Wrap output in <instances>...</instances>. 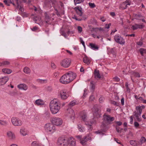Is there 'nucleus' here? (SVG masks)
Returning <instances> with one entry per match:
<instances>
[{
	"label": "nucleus",
	"mask_w": 146,
	"mask_h": 146,
	"mask_svg": "<svg viewBox=\"0 0 146 146\" xmlns=\"http://www.w3.org/2000/svg\"><path fill=\"white\" fill-rule=\"evenodd\" d=\"M76 76V73L70 71L67 72L61 77L60 79V82L62 83L67 84L74 80Z\"/></svg>",
	"instance_id": "1"
},
{
	"label": "nucleus",
	"mask_w": 146,
	"mask_h": 146,
	"mask_svg": "<svg viewBox=\"0 0 146 146\" xmlns=\"http://www.w3.org/2000/svg\"><path fill=\"white\" fill-rule=\"evenodd\" d=\"M50 108L52 113L55 114L57 113L60 108V104L59 101L56 99L51 100L50 104Z\"/></svg>",
	"instance_id": "2"
},
{
	"label": "nucleus",
	"mask_w": 146,
	"mask_h": 146,
	"mask_svg": "<svg viewBox=\"0 0 146 146\" xmlns=\"http://www.w3.org/2000/svg\"><path fill=\"white\" fill-rule=\"evenodd\" d=\"M34 20L35 22V23L38 24L40 23L42 25L44 23L48 24H50V18L46 13H45L44 14V21L41 20L40 18L38 17L35 18L34 19Z\"/></svg>",
	"instance_id": "3"
},
{
	"label": "nucleus",
	"mask_w": 146,
	"mask_h": 146,
	"mask_svg": "<svg viewBox=\"0 0 146 146\" xmlns=\"http://www.w3.org/2000/svg\"><path fill=\"white\" fill-rule=\"evenodd\" d=\"M11 122L14 126H21L23 124V122L20 119L16 117H13L11 119Z\"/></svg>",
	"instance_id": "4"
},
{
	"label": "nucleus",
	"mask_w": 146,
	"mask_h": 146,
	"mask_svg": "<svg viewBox=\"0 0 146 146\" xmlns=\"http://www.w3.org/2000/svg\"><path fill=\"white\" fill-rule=\"evenodd\" d=\"M92 113L94 117L98 118L101 116L100 111V110L97 105H95L92 108Z\"/></svg>",
	"instance_id": "5"
},
{
	"label": "nucleus",
	"mask_w": 146,
	"mask_h": 146,
	"mask_svg": "<svg viewBox=\"0 0 146 146\" xmlns=\"http://www.w3.org/2000/svg\"><path fill=\"white\" fill-rule=\"evenodd\" d=\"M136 111L133 112L134 115L136 117L137 121L139 122L141 120V115L142 112V109L140 107L137 106L135 108Z\"/></svg>",
	"instance_id": "6"
},
{
	"label": "nucleus",
	"mask_w": 146,
	"mask_h": 146,
	"mask_svg": "<svg viewBox=\"0 0 146 146\" xmlns=\"http://www.w3.org/2000/svg\"><path fill=\"white\" fill-rule=\"evenodd\" d=\"M57 144L59 146H67L68 144V139L66 140L64 137H60L58 139Z\"/></svg>",
	"instance_id": "7"
},
{
	"label": "nucleus",
	"mask_w": 146,
	"mask_h": 146,
	"mask_svg": "<svg viewBox=\"0 0 146 146\" xmlns=\"http://www.w3.org/2000/svg\"><path fill=\"white\" fill-rule=\"evenodd\" d=\"M104 122L107 124L111 123V122L114 120L115 118L110 115L105 114L103 115Z\"/></svg>",
	"instance_id": "8"
},
{
	"label": "nucleus",
	"mask_w": 146,
	"mask_h": 146,
	"mask_svg": "<svg viewBox=\"0 0 146 146\" xmlns=\"http://www.w3.org/2000/svg\"><path fill=\"white\" fill-rule=\"evenodd\" d=\"M55 128V127L53 124L50 123L46 124L44 127L45 129L46 132L51 133L54 131Z\"/></svg>",
	"instance_id": "9"
},
{
	"label": "nucleus",
	"mask_w": 146,
	"mask_h": 146,
	"mask_svg": "<svg viewBox=\"0 0 146 146\" xmlns=\"http://www.w3.org/2000/svg\"><path fill=\"white\" fill-rule=\"evenodd\" d=\"M71 61L70 59L65 58L61 61L60 64L61 66L64 68H68L70 65Z\"/></svg>",
	"instance_id": "10"
},
{
	"label": "nucleus",
	"mask_w": 146,
	"mask_h": 146,
	"mask_svg": "<svg viewBox=\"0 0 146 146\" xmlns=\"http://www.w3.org/2000/svg\"><path fill=\"white\" fill-rule=\"evenodd\" d=\"M52 122L53 125L54 124L57 126H59L62 124V120L60 118L54 117L52 118Z\"/></svg>",
	"instance_id": "11"
},
{
	"label": "nucleus",
	"mask_w": 146,
	"mask_h": 146,
	"mask_svg": "<svg viewBox=\"0 0 146 146\" xmlns=\"http://www.w3.org/2000/svg\"><path fill=\"white\" fill-rule=\"evenodd\" d=\"M114 39L116 42L120 44H123L125 43L124 39L121 36L116 35L114 37Z\"/></svg>",
	"instance_id": "12"
},
{
	"label": "nucleus",
	"mask_w": 146,
	"mask_h": 146,
	"mask_svg": "<svg viewBox=\"0 0 146 146\" xmlns=\"http://www.w3.org/2000/svg\"><path fill=\"white\" fill-rule=\"evenodd\" d=\"M131 2L129 0H126L125 2L121 4L120 6L119 7V9H126L127 7V5H131Z\"/></svg>",
	"instance_id": "13"
},
{
	"label": "nucleus",
	"mask_w": 146,
	"mask_h": 146,
	"mask_svg": "<svg viewBox=\"0 0 146 146\" xmlns=\"http://www.w3.org/2000/svg\"><path fill=\"white\" fill-rule=\"evenodd\" d=\"M91 140V137H89L88 135H87L82 139L80 142L83 145H85L88 141Z\"/></svg>",
	"instance_id": "14"
},
{
	"label": "nucleus",
	"mask_w": 146,
	"mask_h": 146,
	"mask_svg": "<svg viewBox=\"0 0 146 146\" xmlns=\"http://www.w3.org/2000/svg\"><path fill=\"white\" fill-rule=\"evenodd\" d=\"M7 136L11 140H14L16 139L14 133L11 131H9L7 133Z\"/></svg>",
	"instance_id": "15"
},
{
	"label": "nucleus",
	"mask_w": 146,
	"mask_h": 146,
	"mask_svg": "<svg viewBox=\"0 0 146 146\" xmlns=\"http://www.w3.org/2000/svg\"><path fill=\"white\" fill-rule=\"evenodd\" d=\"M74 10L76 11L78 15L80 16L82 15L83 12H82V8L80 6H78L74 8Z\"/></svg>",
	"instance_id": "16"
},
{
	"label": "nucleus",
	"mask_w": 146,
	"mask_h": 146,
	"mask_svg": "<svg viewBox=\"0 0 146 146\" xmlns=\"http://www.w3.org/2000/svg\"><path fill=\"white\" fill-rule=\"evenodd\" d=\"M68 141L69 144V146H76V141L73 137H70L68 139Z\"/></svg>",
	"instance_id": "17"
},
{
	"label": "nucleus",
	"mask_w": 146,
	"mask_h": 146,
	"mask_svg": "<svg viewBox=\"0 0 146 146\" xmlns=\"http://www.w3.org/2000/svg\"><path fill=\"white\" fill-rule=\"evenodd\" d=\"M60 94L61 98L64 100L66 99L68 96V95L66 94L65 90H63L61 91Z\"/></svg>",
	"instance_id": "18"
},
{
	"label": "nucleus",
	"mask_w": 146,
	"mask_h": 146,
	"mask_svg": "<svg viewBox=\"0 0 146 146\" xmlns=\"http://www.w3.org/2000/svg\"><path fill=\"white\" fill-rule=\"evenodd\" d=\"M9 80V78L7 76H5L0 78V85L5 84Z\"/></svg>",
	"instance_id": "19"
},
{
	"label": "nucleus",
	"mask_w": 146,
	"mask_h": 146,
	"mask_svg": "<svg viewBox=\"0 0 146 146\" xmlns=\"http://www.w3.org/2000/svg\"><path fill=\"white\" fill-rule=\"evenodd\" d=\"M17 87L21 90H26L28 88V87L27 85L25 84H21L17 86Z\"/></svg>",
	"instance_id": "20"
},
{
	"label": "nucleus",
	"mask_w": 146,
	"mask_h": 146,
	"mask_svg": "<svg viewBox=\"0 0 146 146\" xmlns=\"http://www.w3.org/2000/svg\"><path fill=\"white\" fill-rule=\"evenodd\" d=\"M144 27V26L142 25H139L138 24H135L134 25H133L132 28L133 30L137 29H142Z\"/></svg>",
	"instance_id": "21"
},
{
	"label": "nucleus",
	"mask_w": 146,
	"mask_h": 146,
	"mask_svg": "<svg viewBox=\"0 0 146 146\" xmlns=\"http://www.w3.org/2000/svg\"><path fill=\"white\" fill-rule=\"evenodd\" d=\"M83 60L84 63H86L88 65L90 64V58L87 56H86L85 55V57L83 58Z\"/></svg>",
	"instance_id": "22"
},
{
	"label": "nucleus",
	"mask_w": 146,
	"mask_h": 146,
	"mask_svg": "<svg viewBox=\"0 0 146 146\" xmlns=\"http://www.w3.org/2000/svg\"><path fill=\"white\" fill-rule=\"evenodd\" d=\"M94 76L96 79H100L101 78V76L98 70L96 69L94 72Z\"/></svg>",
	"instance_id": "23"
},
{
	"label": "nucleus",
	"mask_w": 146,
	"mask_h": 146,
	"mask_svg": "<svg viewBox=\"0 0 146 146\" xmlns=\"http://www.w3.org/2000/svg\"><path fill=\"white\" fill-rule=\"evenodd\" d=\"M89 45L91 48L94 50H98L99 49V47L95 44L91 43L89 44Z\"/></svg>",
	"instance_id": "24"
},
{
	"label": "nucleus",
	"mask_w": 146,
	"mask_h": 146,
	"mask_svg": "<svg viewBox=\"0 0 146 146\" xmlns=\"http://www.w3.org/2000/svg\"><path fill=\"white\" fill-rule=\"evenodd\" d=\"M35 104L38 106L43 105L44 104V102L41 100L38 99L35 101Z\"/></svg>",
	"instance_id": "25"
},
{
	"label": "nucleus",
	"mask_w": 146,
	"mask_h": 146,
	"mask_svg": "<svg viewBox=\"0 0 146 146\" xmlns=\"http://www.w3.org/2000/svg\"><path fill=\"white\" fill-rule=\"evenodd\" d=\"M20 133L23 136H25L27 134V132L26 130L24 128H22L20 129Z\"/></svg>",
	"instance_id": "26"
},
{
	"label": "nucleus",
	"mask_w": 146,
	"mask_h": 146,
	"mask_svg": "<svg viewBox=\"0 0 146 146\" xmlns=\"http://www.w3.org/2000/svg\"><path fill=\"white\" fill-rule=\"evenodd\" d=\"M23 71L25 73L27 74H29L31 72L30 69L27 67H25L23 69Z\"/></svg>",
	"instance_id": "27"
},
{
	"label": "nucleus",
	"mask_w": 146,
	"mask_h": 146,
	"mask_svg": "<svg viewBox=\"0 0 146 146\" xmlns=\"http://www.w3.org/2000/svg\"><path fill=\"white\" fill-rule=\"evenodd\" d=\"M2 71L3 73L7 74H10L12 72V70L10 69L5 68L3 69Z\"/></svg>",
	"instance_id": "28"
},
{
	"label": "nucleus",
	"mask_w": 146,
	"mask_h": 146,
	"mask_svg": "<svg viewBox=\"0 0 146 146\" xmlns=\"http://www.w3.org/2000/svg\"><path fill=\"white\" fill-rule=\"evenodd\" d=\"M15 1L17 5V8L19 9L20 11L21 12H23L24 11L23 8L21 6L19 5L18 2V0H15Z\"/></svg>",
	"instance_id": "29"
},
{
	"label": "nucleus",
	"mask_w": 146,
	"mask_h": 146,
	"mask_svg": "<svg viewBox=\"0 0 146 146\" xmlns=\"http://www.w3.org/2000/svg\"><path fill=\"white\" fill-rule=\"evenodd\" d=\"M90 86L91 89L93 90L95 88V83L93 81H92L90 82Z\"/></svg>",
	"instance_id": "30"
},
{
	"label": "nucleus",
	"mask_w": 146,
	"mask_h": 146,
	"mask_svg": "<svg viewBox=\"0 0 146 146\" xmlns=\"http://www.w3.org/2000/svg\"><path fill=\"white\" fill-rule=\"evenodd\" d=\"M85 124L87 125L88 127V130H89V131L90 132L93 129L92 125L91 124H89L87 122H86Z\"/></svg>",
	"instance_id": "31"
},
{
	"label": "nucleus",
	"mask_w": 146,
	"mask_h": 146,
	"mask_svg": "<svg viewBox=\"0 0 146 146\" xmlns=\"http://www.w3.org/2000/svg\"><path fill=\"white\" fill-rule=\"evenodd\" d=\"M36 81L39 83L42 84L44 83H46L47 80H42L40 79H37L36 80Z\"/></svg>",
	"instance_id": "32"
},
{
	"label": "nucleus",
	"mask_w": 146,
	"mask_h": 146,
	"mask_svg": "<svg viewBox=\"0 0 146 146\" xmlns=\"http://www.w3.org/2000/svg\"><path fill=\"white\" fill-rule=\"evenodd\" d=\"M78 127L80 132H83L85 131L84 128L82 127V126L80 124L78 125Z\"/></svg>",
	"instance_id": "33"
},
{
	"label": "nucleus",
	"mask_w": 146,
	"mask_h": 146,
	"mask_svg": "<svg viewBox=\"0 0 146 146\" xmlns=\"http://www.w3.org/2000/svg\"><path fill=\"white\" fill-rule=\"evenodd\" d=\"M139 51L141 55L143 56L144 54L146 53V49L141 48L140 49Z\"/></svg>",
	"instance_id": "34"
},
{
	"label": "nucleus",
	"mask_w": 146,
	"mask_h": 146,
	"mask_svg": "<svg viewBox=\"0 0 146 146\" xmlns=\"http://www.w3.org/2000/svg\"><path fill=\"white\" fill-rule=\"evenodd\" d=\"M31 145V146H42L40 144L36 141L33 142L32 143Z\"/></svg>",
	"instance_id": "35"
},
{
	"label": "nucleus",
	"mask_w": 146,
	"mask_h": 146,
	"mask_svg": "<svg viewBox=\"0 0 146 146\" xmlns=\"http://www.w3.org/2000/svg\"><path fill=\"white\" fill-rule=\"evenodd\" d=\"M7 124V122L6 121H2L0 120V125H6Z\"/></svg>",
	"instance_id": "36"
},
{
	"label": "nucleus",
	"mask_w": 146,
	"mask_h": 146,
	"mask_svg": "<svg viewBox=\"0 0 146 146\" xmlns=\"http://www.w3.org/2000/svg\"><path fill=\"white\" fill-rule=\"evenodd\" d=\"M76 104V102L73 101L71 102L68 105V106L69 107H71L74 106Z\"/></svg>",
	"instance_id": "37"
},
{
	"label": "nucleus",
	"mask_w": 146,
	"mask_h": 146,
	"mask_svg": "<svg viewBox=\"0 0 146 146\" xmlns=\"http://www.w3.org/2000/svg\"><path fill=\"white\" fill-rule=\"evenodd\" d=\"M130 143L132 145L136 146L137 145V143L135 141L131 140L130 141Z\"/></svg>",
	"instance_id": "38"
},
{
	"label": "nucleus",
	"mask_w": 146,
	"mask_h": 146,
	"mask_svg": "<svg viewBox=\"0 0 146 146\" xmlns=\"http://www.w3.org/2000/svg\"><path fill=\"white\" fill-rule=\"evenodd\" d=\"M2 66L9 65L10 64V62L8 61H4L1 62Z\"/></svg>",
	"instance_id": "39"
},
{
	"label": "nucleus",
	"mask_w": 146,
	"mask_h": 146,
	"mask_svg": "<svg viewBox=\"0 0 146 146\" xmlns=\"http://www.w3.org/2000/svg\"><path fill=\"white\" fill-rule=\"evenodd\" d=\"M60 33L61 35L63 36H64L65 38H66L67 37L66 33L63 31L62 30V29L60 31Z\"/></svg>",
	"instance_id": "40"
},
{
	"label": "nucleus",
	"mask_w": 146,
	"mask_h": 146,
	"mask_svg": "<svg viewBox=\"0 0 146 146\" xmlns=\"http://www.w3.org/2000/svg\"><path fill=\"white\" fill-rule=\"evenodd\" d=\"M84 0H74V2L75 4L76 5V4H79L83 2Z\"/></svg>",
	"instance_id": "41"
},
{
	"label": "nucleus",
	"mask_w": 146,
	"mask_h": 146,
	"mask_svg": "<svg viewBox=\"0 0 146 146\" xmlns=\"http://www.w3.org/2000/svg\"><path fill=\"white\" fill-rule=\"evenodd\" d=\"M111 53L113 57L115 58L116 57V53L113 50H111Z\"/></svg>",
	"instance_id": "42"
},
{
	"label": "nucleus",
	"mask_w": 146,
	"mask_h": 146,
	"mask_svg": "<svg viewBox=\"0 0 146 146\" xmlns=\"http://www.w3.org/2000/svg\"><path fill=\"white\" fill-rule=\"evenodd\" d=\"M133 75L136 77H140V76L139 73L133 72Z\"/></svg>",
	"instance_id": "43"
},
{
	"label": "nucleus",
	"mask_w": 146,
	"mask_h": 146,
	"mask_svg": "<svg viewBox=\"0 0 146 146\" xmlns=\"http://www.w3.org/2000/svg\"><path fill=\"white\" fill-rule=\"evenodd\" d=\"M125 86L127 89V91L128 92H130V89L129 88L128 84L127 83H126Z\"/></svg>",
	"instance_id": "44"
},
{
	"label": "nucleus",
	"mask_w": 146,
	"mask_h": 146,
	"mask_svg": "<svg viewBox=\"0 0 146 146\" xmlns=\"http://www.w3.org/2000/svg\"><path fill=\"white\" fill-rule=\"evenodd\" d=\"M51 67L52 69H54L56 68V66L54 63L51 62Z\"/></svg>",
	"instance_id": "45"
},
{
	"label": "nucleus",
	"mask_w": 146,
	"mask_h": 146,
	"mask_svg": "<svg viewBox=\"0 0 146 146\" xmlns=\"http://www.w3.org/2000/svg\"><path fill=\"white\" fill-rule=\"evenodd\" d=\"M146 141V139L144 137H142L140 139V142L141 143H144Z\"/></svg>",
	"instance_id": "46"
},
{
	"label": "nucleus",
	"mask_w": 146,
	"mask_h": 146,
	"mask_svg": "<svg viewBox=\"0 0 146 146\" xmlns=\"http://www.w3.org/2000/svg\"><path fill=\"white\" fill-rule=\"evenodd\" d=\"M77 29L79 33H81L82 31V27L80 26H78L77 27Z\"/></svg>",
	"instance_id": "47"
},
{
	"label": "nucleus",
	"mask_w": 146,
	"mask_h": 146,
	"mask_svg": "<svg viewBox=\"0 0 146 146\" xmlns=\"http://www.w3.org/2000/svg\"><path fill=\"white\" fill-rule=\"evenodd\" d=\"M86 114H84L82 116V118L84 121H86Z\"/></svg>",
	"instance_id": "48"
},
{
	"label": "nucleus",
	"mask_w": 146,
	"mask_h": 146,
	"mask_svg": "<svg viewBox=\"0 0 146 146\" xmlns=\"http://www.w3.org/2000/svg\"><path fill=\"white\" fill-rule=\"evenodd\" d=\"M89 5L91 8H94L95 7V5L94 3H89Z\"/></svg>",
	"instance_id": "49"
},
{
	"label": "nucleus",
	"mask_w": 146,
	"mask_h": 146,
	"mask_svg": "<svg viewBox=\"0 0 146 146\" xmlns=\"http://www.w3.org/2000/svg\"><path fill=\"white\" fill-rule=\"evenodd\" d=\"M111 104H113L114 105H115V106H118V104L117 103V102H115L114 101H111Z\"/></svg>",
	"instance_id": "50"
},
{
	"label": "nucleus",
	"mask_w": 146,
	"mask_h": 146,
	"mask_svg": "<svg viewBox=\"0 0 146 146\" xmlns=\"http://www.w3.org/2000/svg\"><path fill=\"white\" fill-rule=\"evenodd\" d=\"M116 129L117 132L118 133H120L121 132V130L119 129V127L116 126Z\"/></svg>",
	"instance_id": "51"
},
{
	"label": "nucleus",
	"mask_w": 146,
	"mask_h": 146,
	"mask_svg": "<svg viewBox=\"0 0 146 146\" xmlns=\"http://www.w3.org/2000/svg\"><path fill=\"white\" fill-rule=\"evenodd\" d=\"M76 137L80 142L82 139V136L81 135H77L76 136Z\"/></svg>",
	"instance_id": "52"
},
{
	"label": "nucleus",
	"mask_w": 146,
	"mask_h": 146,
	"mask_svg": "<svg viewBox=\"0 0 146 146\" xmlns=\"http://www.w3.org/2000/svg\"><path fill=\"white\" fill-rule=\"evenodd\" d=\"M80 39L81 43L82 44V45L84 46V47H85L84 42L83 41L82 38H80Z\"/></svg>",
	"instance_id": "53"
},
{
	"label": "nucleus",
	"mask_w": 146,
	"mask_h": 146,
	"mask_svg": "<svg viewBox=\"0 0 146 146\" xmlns=\"http://www.w3.org/2000/svg\"><path fill=\"white\" fill-rule=\"evenodd\" d=\"M134 124L135 127L136 128H137L139 126V124L137 122H135Z\"/></svg>",
	"instance_id": "54"
},
{
	"label": "nucleus",
	"mask_w": 146,
	"mask_h": 146,
	"mask_svg": "<svg viewBox=\"0 0 146 146\" xmlns=\"http://www.w3.org/2000/svg\"><path fill=\"white\" fill-rule=\"evenodd\" d=\"M87 90L86 89H85L84 90V94L83 96V97H85L87 95Z\"/></svg>",
	"instance_id": "55"
},
{
	"label": "nucleus",
	"mask_w": 146,
	"mask_h": 146,
	"mask_svg": "<svg viewBox=\"0 0 146 146\" xmlns=\"http://www.w3.org/2000/svg\"><path fill=\"white\" fill-rule=\"evenodd\" d=\"M73 18L75 19L76 20H77V21H81L83 19L82 18H81V19L78 18H77L76 16H74V17H73Z\"/></svg>",
	"instance_id": "56"
},
{
	"label": "nucleus",
	"mask_w": 146,
	"mask_h": 146,
	"mask_svg": "<svg viewBox=\"0 0 146 146\" xmlns=\"http://www.w3.org/2000/svg\"><path fill=\"white\" fill-rule=\"evenodd\" d=\"M113 79L117 82H119L120 80V79L117 77H115L113 78Z\"/></svg>",
	"instance_id": "57"
},
{
	"label": "nucleus",
	"mask_w": 146,
	"mask_h": 146,
	"mask_svg": "<svg viewBox=\"0 0 146 146\" xmlns=\"http://www.w3.org/2000/svg\"><path fill=\"white\" fill-rule=\"evenodd\" d=\"M104 98L102 97H101L99 99V101L100 103H102L103 102Z\"/></svg>",
	"instance_id": "58"
},
{
	"label": "nucleus",
	"mask_w": 146,
	"mask_h": 146,
	"mask_svg": "<svg viewBox=\"0 0 146 146\" xmlns=\"http://www.w3.org/2000/svg\"><path fill=\"white\" fill-rule=\"evenodd\" d=\"M111 25V24L110 23L109 24H106L105 26V28L108 29L110 28V26Z\"/></svg>",
	"instance_id": "59"
},
{
	"label": "nucleus",
	"mask_w": 146,
	"mask_h": 146,
	"mask_svg": "<svg viewBox=\"0 0 146 146\" xmlns=\"http://www.w3.org/2000/svg\"><path fill=\"white\" fill-rule=\"evenodd\" d=\"M115 123L117 124L119 126H120L122 124V122L120 121H116Z\"/></svg>",
	"instance_id": "60"
},
{
	"label": "nucleus",
	"mask_w": 146,
	"mask_h": 146,
	"mask_svg": "<svg viewBox=\"0 0 146 146\" xmlns=\"http://www.w3.org/2000/svg\"><path fill=\"white\" fill-rule=\"evenodd\" d=\"M8 0H5L4 1V2L7 6H9L10 5L9 3L8 2Z\"/></svg>",
	"instance_id": "61"
},
{
	"label": "nucleus",
	"mask_w": 146,
	"mask_h": 146,
	"mask_svg": "<svg viewBox=\"0 0 146 146\" xmlns=\"http://www.w3.org/2000/svg\"><path fill=\"white\" fill-rule=\"evenodd\" d=\"M137 44L140 46H142L143 45V43L141 41H139L137 42Z\"/></svg>",
	"instance_id": "62"
},
{
	"label": "nucleus",
	"mask_w": 146,
	"mask_h": 146,
	"mask_svg": "<svg viewBox=\"0 0 146 146\" xmlns=\"http://www.w3.org/2000/svg\"><path fill=\"white\" fill-rule=\"evenodd\" d=\"M52 2V4L55 5L56 3V0H50Z\"/></svg>",
	"instance_id": "63"
},
{
	"label": "nucleus",
	"mask_w": 146,
	"mask_h": 146,
	"mask_svg": "<svg viewBox=\"0 0 146 146\" xmlns=\"http://www.w3.org/2000/svg\"><path fill=\"white\" fill-rule=\"evenodd\" d=\"M38 29L37 27H33V28L31 29V30L32 31H35L36 30H37Z\"/></svg>",
	"instance_id": "64"
}]
</instances>
